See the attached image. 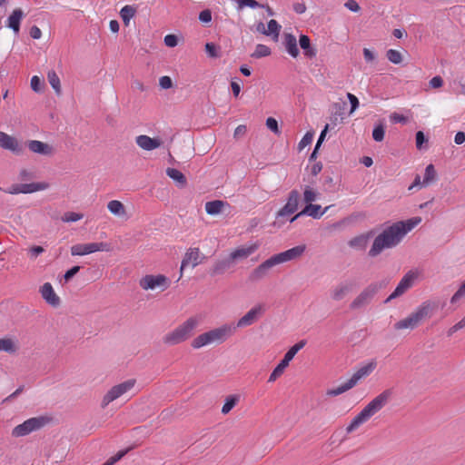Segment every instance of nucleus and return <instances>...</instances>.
Wrapping results in <instances>:
<instances>
[{
	"label": "nucleus",
	"mask_w": 465,
	"mask_h": 465,
	"mask_svg": "<svg viewBox=\"0 0 465 465\" xmlns=\"http://www.w3.org/2000/svg\"><path fill=\"white\" fill-rule=\"evenodd\" d=\"M420 217H412L406 221H400L386 227L377 235L368 252L370 257H376L385 249H391L400 244L404 236L415 226L420 223Z\"/></svg>",
	"instance_id": "1"
},
{
	"label": "nucleus",
	"mask_w": 465,
	"mask_h": 465,
	"mask_svg": "<svg viewBox=\"0 0 465 465\" xmlns=\"http://www.w3.org/2000/svg\"><path fill=\"white\" fill-rule=\"evenodd\" d=\"M392 395V390H384L381 393L371 400L351 421L346 428L347 433H351L359 426L366 422L374 414L380 411L389 401Z\"/></svg>",
	"instance_id": "2"
},
{
	"label": "nucleus",
	"mask_w": 465,
	"mask_h": 465,
	"mask_svg": "<svg viewBox=\"0 0 465 465\" xmlns=\"http://www.w3.org/2000/svg\"><path fill=\"white\" fill-rule=\"evenodd\" d=\"M235 330L236 327L232 324H223L198 335L191 345L193 349H200L211 343H223L235 332Z\"/></svg>",
	"instance_id": "3"
},
{
	"label": "nucleus",
	"mask_w": 465,
	"mask_h": 465,
	"mask_svg": "<svg viewBox=\"0 0 465 465\" xmlns=\"http://www.w3.org/2000/svg\"><path fill=\"white\" fill-rule=\"evenodd\" d=\"M198 322L196 318L191 317L187 319L173 331L168 332L163 339V342L167 345H176L186 341L193 335Z\"/></svg>",
	"instance_id": "4"
},
{
	"label": "nucleus",
	"mask_w": 465,
	"mask_h": 465,
	"mask_svg": "<svg viewBox=\"0 0 465 465\" xmlns=\"http://www.w3.org/2000/svg\"><path fill=\"white\" fill-rule=\"evenodd\" d=\"M432 311V306L430 302H423L420 306H419L413 312H411L408 317L397 322L394 324V328L396 330L402 329H414L419 323L430 316Z\"/></svg>",
	"instance_id": "5"
},
{
	"label": "nucleus",
	"mask_w": 465,
	"mask_h": 465,
	"mask_svg": "<svg viewBox=\"0 0 465 465\" xmlns=\"http://www.w3.org/2000/svg\"><path fill=\"white\" fill-rule=\"evenodd\" d=\"M387 282L385 280L381 282H371L361 293L351 302L350 307L352 310L366 306L371 302L374 295L379 290L386 287Z\"/></svg>",
	"instance_id": "6"
},
{
	"label": "nucleus",
	"mask_w": 465,
	"mask_h": 465,
	"mask_svg": "<svg viewBox=\"0 0 465 465\" xmlns=\"http://www.w3.org/2000/svg\"><path fill=\"white\" fill-rule=\"evenodd\" d=\"M306 340H301L287 351L282 360L272 370V373L269 376L268 382L275 381L283 373L284 370L288 367L290 361L294 358L296 353L306 345Z\"/></svg>",
	"instance_id": "7"
},
{
	"label": "nucleus",
	"mask_w": 465,
	"mask_h": 465,
	"mask_svg": "<svg viewBox=\"0 0 465 465\" xmlns=\"http://www.w3.org/2000/svg\"><path fill=\"white\" fill-rule=\"evenodd\" d=\"M47 422V419L45 417H34L26 420L23 423L15 426L12 430L14 437H24L29 433L38 430L43 428Z\"/></svg>",
	"instance_id": "8"
},
{
	"label": "nucleus",
	"mask_w": 465,
	"mask_h": 465,
	"mask_svg": "<svg viewBox=\"0 0 465 465\" xmlns=\"http://www.w3.org/2000/svg\"><path fill=\"white\" fill-rule=\"evenodd\" d=\"M113 250V245L108 242H90L75 244L71 248L72 255H86L95 252H108Z\"/></svg>",
	"instance_id": "9"
},
{
	"label": "nucleus",
	"mask_w": 465,
	"mask_h": 465,
	"mask_svg": "<svg viewBox=\"0 0 465 465\" xmlns=\"http://www.w3.org/2000/svg\"><path fill=\"white\" fill-rule=\"evenodd\" d=\"M49 183L46 182H38V183H16L12 184L7 189L4 191L6 193L10 194H18V193H33L38 191H44L49 188Z\"/></svg>",
	"instance_id": "10"
},
{
	"label": "nucleus",
	"mask_w": 465,
	"mask_h": 465,
	"mask_svg": "<svg viewBox=\"0 0 465 465\" xmlns=\"http://www.w3.org/2000/svg\"><path fill=\"white\" fill-rule=\"evenodd\" d=\"M139 283L143 290L160 288L161 291H165L170 286V280L163 274H147L140 280Z\"/></svg>",
	"instance_id": "11"
},
{
	"label": "nucleus",
	"mask_w": 465,
	"mask_h": 465,
	"mask_svg": "<svg viewBox=\"0 0 465 465\" xmlns=\"http://www.w3.org/2000/svg\"><path fill=\"white\" fill-rule=\"evenodd\" d=\"M417 274L412 271H409L400 281L395 290L390 294V296L384 301L385 303L390 302L391 301L401 296L405 293L410 288L412 287L414 280L416 279Z\"/></svg>",
	"instance_id": "12"
},
{
	"label": "nucleus",
	"mask_w": 465,
	"mask_h": 465,
	"mask_svg": "<svg viewBox=\"0 0 465 465\" xmlns=\"http://www.w3.org/2000/svg\"><path fill=\"white\" fill-rule=\"evenodd\" d=\"M306 245L301 244L272 255L276 265L299 259L305 252Z\"/></svg>",
	"instance_id": "13"
},
{
	"label": "nucleus",
	"mask_w": 465,
	"mask_h": 465,
	"mask_svg": "<svg viewBox=\"0 0 465 465\" xmlns=\"http://www.w3.org/2000/svg\"><path fill=\"white\" fill-rule=\"evenodd\" d=\"M0 147L12 152L15 155L24 153L23 144L15 137L4 132H0Z\"/></svg>",
	"instance_id": "14"
},
{
	"label": "nucleus",
	"mask_w": 465,
	"mask_h": 465,
	"mask_svg": "<svg viewBox=\"0 0 465 465\" xmlns=\"http://www.w3.org/2000/svg\"><path fill=\"white\" fill-rule=\"evenodd\" d=\"M300 193L297 190H292L289 193L287 203L277 213V217H287L298 210Z\"/></svg>",
	"instance_id": "15"
},
{
	"label": "nucleus",
	"mask_w": 465,
	"mask_h": 465,
	"mask_svg": "<svg viewBox=\"0 0 465 465\" xmlns=\"http://www.w3.org/2000/svg\"><path fill=\"white\" fill-rule=\"evenodd\" d=\"M276 265L273 257H270L269 259L262 262L260 265H258L249 276L251 282H258L267 276L269 271Z\"/></svg>",
	"instance_id": "16"
},
{
	"label": "nucleus",
	"mask_w": 465,
	"mask_h": 465,
	"mask_svg": "<svg viewBox=\"0 0 465 465\" xmlns=\"http://www.w3.org/2000/svg\"><path fill=\"white\" fill-rule=\"evenodd\" d=\"M330 208L331 206H327L323 210H322V206L319 204H306L305 207L300 213H298L291 219V222H294L297 218L303 215L310 216L313 219H320Z\"/></svg>",
	"instance_id": "17"
},
{
	"label": "nucleus",
	"mask_w": 465,
	"mask_h": 465,
	"mask_svg": "<svg viewBox=\"0 0 465 465\" xmlns=\"http://www.w3.org/2000/svg\"><path fill=\"white\" fill-rule=\"evenodd\" d=\"M262 312L263 308L261 304L254 306L246 314L238 320L234 327L243 328L253 324L258 319V316L261 315Z\"/></svg>",
	"instance_id": "18"
},
{
	"label": "nucleus",
	"mask_w": 465,
	"mask_h": 465,
	"mask_svg": "<svg viewBox=\"0 0 465 465\" xmlns=\"http://www.w3.org/2000/svg\"><path fill=\"white\" fill-rule=\"evenodd\" d=\"M234 263L230 259L229 255L223 259L216 260L213 265L209 269L208 273L212 276L223 275L227 271L232 269Z\"/></svg>",
	"instance_id": "19"
},
{
	"label": "nucleus",
	"mask_w": 465,
	"mask_h": 465,
	"mask_svg": "<svg viewBox=\"0 0 465 465\" xmlns=\"http://www.w3.org/2000/svg\"><path fill=\"white\" fill-rule=\"evenodd\" d=\"M26 146L28 149L34 153L44 156H51L54 153V148L52 145L37 141V140H29L26 142Z\"/></svg>",
	"instance_id": "20"
},
{
	"label": "nucleus",
	"mask_w": 465,
	"mask_h": 465,
	"mask_svg": "<svg viewBox=\"0 0 465 465\" xmlns=\"http://www.w3.org/2000/svg\"><path fill=\"white\" fill-rule=\"evenodd\" d=\"M202 262V260L200 259V250L199 248H190L185 252V255L182 261L181 264V273L183 272V269L188 266L192 265L193 268L196 267L198 264Z\"/></svg>",
	"instance_id": "21"
},
{
	"label": "nucleus",
	"mask_w": 465,
	"mask_h": 465,
	"mask_svg": "<svg viewBox=\"0 0 465 465\" xmlns=\"http://www.w3.org/2000/svg\"><path fill=\"white\" fill-rule=\"evenodd\" d=\"M41 294L42 297L45 300V302L51 306L56 308L60 305L61 301L60 298L54 292L53 286L49 282H45L41 287Z\"/></svg>",
	"instance_id": "22"
},
{
	"label": "nucleus",
	"mask_w": 465,
	"mask_h": 465,
	"mask_svg": "<svg viewBox=\"0 0 465 465\" xmlns=\"http://www.w3.org/2000/svg\"><path fill=\"white\" fill-rule=\"evenodd\" d=\"M25 13L22 9L16 8L15 9L12 14L7 18V24L6 26L13 30L15 35H18L20 32V24L22 19L25 17Z\"/></svg>",
	"instance_id": "23"
},
{
	"label": "nucleus",
	"mask_w": 465,
	"mask_h": 465,
	"mask_svg": "<svg viewBox=\"0 0 465 465\" xmlns=\"http://www.w3.org/2000/svg\"><path fill=\"white\" fill-rule=\"evenodd\" d=\"M257 249V244H252L250 246H242L232 251L229 254V257L232 261V262L235 263V262L238 260L246 259L247 257L252 255Z\"/></svg>",
	"instance_id": "24"
},
{
	"label": "nucleus",
	"mask_w": 465,
	"mask_h": 465,
	"mask_svg": "<svg viewBox=\"0 0 465 465\" xmlns=\"http://www.w3.org/2000/svg\"><path fill=\"white\" fill-rule=\"evenodd\" d=\"M376 361H372L363 366H361L360 369H358L353 375L351 377L350 381L352 382L354 386L358 383V381L369 376L376 368Z\"/></svg>",
	"instance_id": "25"
},
{
	"label": "nucleus",
	"mask_w": 465,
	"mask_h": 465,
	"mask_svg": "<svg viewBox=\"0 0 465 465\" xmlns=\"http://www.w3.org/2000/svg\"><path fill=\"white\" fill-rule=\"evenodd\" d=\"M136 143L143 150L152 151L160 147L161 141L157 138H151L147 135L142 134L136 137Z\"/></svg>",
	"instance_id": "26"
},
{
	"label": "nucleus",
	"mask_w": 465,
	"mask_h": 465,
	"mask_svg": "<svg viewBox=\"0 0 465 465\" xmlns=\"http://www.w3.org/2000/svg\"><path fill=\"white\" fill-rule=\"evenodd\" d=\"M283 45L287 53L293 58L299 55V48L297 46V40L292 34H284Z\"/></svg>",
	"instance_id": "27"
},
{
	"label": "nucleus",
	"mask_w": 465,
	"mask_h": 465,
	"mask_svg": "<svg viewBox=\"0 0 465 465\" xmlns=\"http://www.w3.org/2000/svg\"><path fill=\"white\" fill-rule=\"evenodd\" d=\"M299 45L303 51V54L308 58H314L317 54V50L311 44V39L306 35H301L299 38Z\"/></svg>",
	"instance_id": "28"
},
{
	"label": "nucleus",
	"mask_w": 465,
	"mask_h": 465,
	"mask_svg": "<svg viewBox=\"0 0 465 465\" xmlns=\"http://www.w3.org/2000/svg\"><path fill=\"white\" fill-rule=\"evenodd\" d=\"M166 174L177 183L178 187L183 188L186 186L187 179L185 175L178 169L167 168Z\"/></svg>",
	"instance_id": "29"
},
{
	"label": "nucleus",
	"mask_w": 465,
	"mask_h": 465,
	"mask_svg": "<svg viewBox=\"0 0 465 465\" xmlns=\"http://www.w3.org/2000/svg\"><path fill=\"white\" fill-rule=\"evenodd\" d=\"M225 205L228 203L222 200L210 201L205 203V212L209 215H217L222 213Z\"/></svg>",
	"instance_id": "30"
},
{
	"label": "nucleus",
	"mask_w": 465,
	"mask_h": 465,
	"mask_svg": "<svg viewBox=\"0 0 465 465\" xmlns=\"http://www.w3.org/2000/svg\"><path fill=\"white\" fill-rule=\"evenodd\" d=\"M351 285L341 283L332 290L331 296L334 301H341L351 292Z\"/></svg>",
	"instance_id": "31"
},
{
	"label": "nucleus",
	"mask_w": 465,
	"mask_h": 465,
	"mask_svg": "<svg viewBox=\"0 0 465 465\" xmlns=\"http://www.w3.org/2000/svg\"><path fill=\"white\" fill-rule=\"evenodd\" d=\"M353 387H354V385L349 379L346 382L341 384L337 388L329 389L326 391V394L331 397H335V396H338V395H341V394L346 392L347 391L352 389Z\"/></svg>",
	"instance_id": "32"
},
{
	"label": "nucleus",
	"mask_w": 465,
	"mask_h": 465,
	"mask_svg": "<svg viewBox=\"0 0 465 465\" xmlns=\"http://www.w3.org/2000/svg\"><path fill=\"white\" fill-rule=\"evenodd\" d=\"M135 13L136 8L134 5H125L120 10L119 15L125 26L129 25L130 20L134 16Z\"/></svg>",
	"instance_id": "33"
},
{
	"label": "nucleus",
	"mask_w": 465,
	"mask_h": 465,
	"mask_svg": "<svg viewBox=\"0 0 465 465\" xmlns=\"http://www.w3.org/2000/svg\"><path fill=\"white\" fill-rule=\"evenodd\" d=\"M17 350V345L11 338L0 339V351H5L13 354L15 353Z\"/></svg>",
	"instance_id": "34"
},
{
	"label": "nucleus",
	"mask_w": 465,
	"mask_h": 465,
	"mask_svg": "<svg viewBox=\"0 0 465 465\" xmlns=\"http://www.w3.org/2000/svg\"><path fill=\"white\" fill-rule=\"evenodd\" d=\"M135 383V379H129L124 382L118 383V399L132 391L134 389Z\"/></svg>",
	"instance_id": "35"
},
{
	"label": "nucleus",
	"mask_w": 465,
	"mask_h": 465,
	"mask_svg": "<svg viewBox=\"0 0 465 465\" xmlns=\"http://www.w3.org/2000/svg\"><path fill=\"white\" fill-rule=\"evenodd\" d=\"M47 79L52 86V88L54 90L56 94H61V84H60V78L56 74V73L54 70H51L47 74Z\"/></svg>",
	"instance_id": "36"
},
{
	"label": "nucleus",
	"mask_w": 465,
	"mask_h": 465,
	"mask_svg": "<svg viewBox=\"0 0 465 465\" xmlns=\"http://www.w3.org/2000/svg\"><path fill=\"white\" fill-rule=\"evenodd\" d=\"M271 54V48L265 45L259 44L256 45L254 52L252 54L253 58H262Z\"/></svg>",
	"instance_id": "37"
},
{
	"label": "nucleus",
	"mask_w": 465,
	"mask_h": 465,
	"mask_svg": "<svg viewBox=\"0 0 465 465\" xmlns=\"http://www.w3.org/2000/svg\"><path fill=\"white\" fill-rule=\"evenodd\" d=\"M238 400H239L238 396H236V395L228 396L225 400V402H224L223 408H222V413L223 414L229 413L234 408V406L238 402Z\"/></svg>",
	"instance_id": "38"
},
{
	"label": "nucleus",
	"mask_w": 465,
	"mask_h": 465,
	"mask_svg": "<svg viewBox=\"0 0 465 465\" xmlns=\"http://www.w3.org/2000/svg\"><path fill=\"white\" fill-rule=\"evenodd\" d=\"M371 135L375 142H381L385 136V125L382 123L376 124L372 130Z\"/></svg>",
	"instance_id": "39"
},
{
	"label": "nucleus",
	"mask_w": 465,
	"mask_h": 465,
	"mask_svg": "<svg viewBox=\"0 0 465 465\" xmlns=\"http://www.w3.org/2000/svg\"><path fill=\"white\" fill-rule=\"evenodd\" d=\"M435 178H436V171H435L433 164L430 163V164L427 165V167L425 168V173H424L422 184L426 186L430 183L434 181Z\"/></svg>",
	"instance_id": "40"
},
{
	"label": "nucleus",
	"mask_w": 465,
	"mask_h": 465,
	"mask_svg": "<svg viewBox=\"0 0 465 465\" xmlns=\"http://www.w3.org/2000/svg\"><path fill=\"white\" fill-rule=\"evenodd\" d=\"M416 147L418 150H426L428 148V138L422 131H418L415 134Z\"/></svg>",
	"instance_id": "41"
},
{
	"label": "nucleus",
	"mask_w": 465,
	"mask_h": 465,
	"mask_svg": "<svg viewBox=\"0 0 465 465\" xmlns=\"http://www.w3.org/2000/svg\"><path fill=\"white\" fill-rule=\"evenodd\" d=\"M386 57L394 64H400L402 62V54L395 49H389L386 52Z\"/></svg>",
	"instance_id": "42"
},
{
	"label": "nucleus",
	"mask_w": 465,
	"mask_h": 465,
	"mask_svg": "<svg viewBox=\"0 0 465 465\" xmlns=\"http://www.w3.org/2000/svg\"><path fill=\"white\" fill-rule=\"evenodd\" d=\"M281 31V25L274 19H272L268 22L266 35H273L275 38L278 37Z\"/></svg>",
	"instance_id": "43"
},
{
	"label": "nucleus",
	"mask_w": 465,
	"mask_h": 465,
	"mask_svg": "<svg viewBox=\"0 0 465 465\" xmlns=\"http://www.w3.org/2000/svg\"><path fill=\"white\" fill-rule=\"evenodd\" d=\"M318 193L312 189L310 186H305L303 191V200L307 204L312 203V202L318 199Z\"/></svg>",
	"instance_id": "44"
},
{
	"label": "nucleus",
	"mask_w": 465,
	"mask_h": 465,
	"mask_svg": "<svg viewBox=\"0 0 465 465\" xmlns=\"http://www.w3.org/2000/svg\"><path fill=\"white\" fill-rule=\"evenodd\" d=\"M35 178H36V173L34 170L22 169L18 174V179L22 182H29Z\"/></svg>",
	"instance_id": "45"
},
{
	"label": "nucleus",
	"mask_w": 465,
	"mask_h": 465,
	"mask_svg": "<svg viewBox=\"0 0 465 465\" xmlns=\"http://www.w3.org/2000/svg\"><path fill=\"white\" fill-rule=\"evenodd\" d=\"M116 400V385L113 386L110 391L104 395L102 401V408H105L110 402Z\"/></svg>",
	"instance_id": "46"
},
{
	"label": "nucleus",
	"mask_w": 465,
	"mask_h": 465,
	"mask_svg": "<svg viewBox=\"0 0 465 465\" xmlns=\"http://www.w3.org/2000/svg\"><path fill=\"white\" fill-rule=\"evenodd\" d=\"M205 52L208 56L212 58H217L220 56L219 47L214 43H206Z\"/></svg>",
	"instance_id": "47"
},
{
	"label": "nucleus",
	"mask_w": 465,
	"mask_h": 465,
	"mask_svg": "<svg viewBox=\"0 0 465 465\" xmlns=\"http://www.w3.org/2000/svg\"><path fill=\"white\" fill-rule=\"evenodd\" d=\"M239 5V8L242 9L243 7H250L252 9L263 7V5H261L256 0H236Z\"/></svg>",
	"instance_id": "48"
},
{
	"label": "nucleus",
	"mask_w": 465,
	"mask_h": 465,
	"mask_svg": "<svg viewBox=\"0 0 465 465\" xmlns=\"http://www.w3.org/2000/svg\"><path fill=\"white\" fill-rule=\"evenodd\" d=\"M83 216L84 215L82 213L67 212L62 217V221L64 223H74L81 220Z\"/></svg>",
	"instance_id": "49"
},
{
	"label": "nucleus",
	"mask_w": 465,
	"mask_h": 465,
	"mask_svg": "<svg viewBox=\"0 0 465 465\" xmlns=\"http://www.w3.org/2000/svg\"><path fill=\"white\" fill-rule=\"evenodd\" d=\"M266 126L269 130H271L275 134H280L281 130L279 128L278 121L273 117H268L266 119Z\"/></svg>",
	"instance_id": "50"
},
{
	"label": "nucleus",
	"mask_w": 465,
	"mask_h": 465,
	"mask_svg": "<svg viewBox=\"0 0 465 465\" xmlns=\"http://www.w3.org/2000/svg\"><path fill=\"white\" fill-rule=\"evenodd\" d=\"M313 132H307L302 140L299 142L298 148L300 151H302L303 148H305L307 145L311 144L313 139Z\"/></svg>",
	"instance_id": "51"
},
{
	"label": "nucleus",
	"mask_w": 465,
	"mask_h": 465,
	"mask_svg": "<svg viewBox=\"0 0 465 465\" xmlns=\"http://www.w3.org/2000/svg\"><path fill=\"white\" fill-rule=\"evenodd\" d=\"M366 243V237L364 235L356 236L350 240L349 245L352 248L363 247Z\"/></svg>",
	"instance_id": "52"
},
{
	"label": "nucleus",
	"mask_w": 465,
	"mask_h": 465,
	"mask_svg": "<svg viewBox=\"0 0 465 465\" xmlns=\"http://www.w3.org/2000/svg\"><path fill=\"white\" fill-rule=\"evenodd\" d=\"M465 296V282L460 286L458 291L453 294L450 299L451 303H456L460 298Z\"/></svg>",
	"instance_id": "53"
},
{
	"label": "nucleus",
	"mask_w": 465,
	"mask_h": 465,
	"mask_svg": "<svg viewBox=\"0 0 465 465\" xmlns=\"http://www.w3.org/2000/svg\"><path fill=\"white\" fill-rule=\"evenodd\" d=\"M199 20L202 23L208 24L212 21V12L209 9H204L199 14Z\"/></svg>",
	"instance_id": "54"
},
{
	"label": "nucleus",
	"mask_w": 465,
	"mask_h": 465,
	"mask_svg": "<svg viewBox=\"0 0 465 465\" xmlns=\"http://www.w3.org/2000/svg\"><path fill=\"white\" fill-rule=\"evenodd\" d=\"M30 84L32 90H34L35 92L39 93L42 91V81L38 76H33Z\"/></svg>",
	"instance_id": "55"
},
{
	"label": "nucleus",
	"mask_w": 465,
	"mask_h": 465,
	"mask_svg": "<svg viewBox=\"0 0 465 465\" xmlns=\"http://www.w3.org/2000/svg\"><path fill=\"white\" fill-rule=\"evenodd\" d=\"M164 44L168 47H175L178 44L177 36L174 35H167L164 37Z\"/></svg>",
	"instance_id": "56"
},
{
	"label": "nucleus",
	"mask_w": 465,
	"mask_h": 465,
	"mask_svg": "<svg viewBox=\"0 0 465 465\" xmlns=\"http://www.w3.org/2000/svg\"><path fill=\"white\" fill-rule=\"evenodd\" d=\"M80 271V266L75 265L67 270L64 275L65 282H69L78 272Z\"/></svg>",
	"instance_id": "57"
},
{
	"label": "nucleus",
	"mask_w": 465,
	"mask_h": 465,
	"mask_svg": "<svg viewBox=\"0 0 465 465\" xmlns=\"http://www.w3.org/2000/svg\"><path fill=\"white\" fill-rule=\"evenodd\" d=\"M390 119L392 123H401V124H406L408 121V118L402 114H400L398 113H392L390 115Z\"/></svg>",
	"instance_id": "58"
},
{
	"label": "nucleus",
	"mask_w": 465,
	"mask_h": 465,
	"mask_svg": "<svg viewBox=\"0 0 465 465\" xmlns=\"http://www.w3.org/2000/svg\"><path fill=\"white\" fill-rule=\"evenodd\" d=\"M159 84L163 89H169L173 86V81L169 76H162L159 79Z\"/></svg>",
	"instance_id": "59"
},
{
	"label": "nucleus",
	"mask_w": 465,
	"mask_h": 465,
	"mask_svg": "<svg viewBox=\"0 0 465 465\" xmlns=\"http://www.w3.org/2000/svg\"><path fill=\"white\" fill-rule=\"evenodd\" d=\"M363 57L366 63H372L376 59V54L369 48H363Z\"/></svg>",
	"instance_id": "60"
},
{
	"label": "nucleus",
	"mask_w": 465,
	"mask_h": 465,
	"mask_svg": "<svg viewBox=\"0 0 465 465\" xmlns=\"http://www.w3.org/2000/svg\"><path fill=\"white\" fill-rule=\"evenodd\" d=\"M347 97L351 104V113H353L359 107V99L351 93L347 94Z\"/></svg>",
	"instance_id": "61"
},
{
	"label": "nucleus",
	"mask_w": 465,
	"mask_h": 465,
	"mask_svg": "<svg viewBox=\"0 0 465 465\" xmlns=\"http://www.w3.org/2000/svg\"><path fill=\"white\" fill-rule=\"evenodd\" d=\"M344 6L351 12L357 13L361 10L359 4L355 0H348Z\"/></svg>",
	"instance_id": "62"
},
{
	"label": "nucleus",
	"mask_w": 465,
	"mask_h": 465,
	"mask_svg": "<svg viewBox=\"0 0 465 465\" xmlns=\"http://www.w3.org/2000/svg\"><path fill=\"white\" fill-rule=\"evenodd\" d=\"M443 85V79L437 75L430 80V86L432 88H440Z\"/></svg>",
	"instance_id": "63"
},
{
	"label": "nucleus",
	"mask_w": 465,
	"mask_h": 465,
	"mask_svg": "<svg viewBox=\"0 0 465 465\" xmlns=\"http://www.w3.org/2000/svg\"><path fill=\"white\" fill-rule=\"evenodd\" d=\"M25 389L24 385H21L18 387L13 393H11L9 396H7L5 399L3 400V403H5L7 401H12L13 399L16 398L18 395H20Z\"/></svg>",
	"instance_id": "64"
}]
</instances>
